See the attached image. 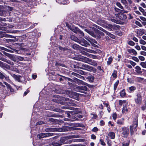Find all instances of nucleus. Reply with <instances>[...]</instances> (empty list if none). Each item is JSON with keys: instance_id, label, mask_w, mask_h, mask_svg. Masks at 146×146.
Wrapping results in <instances>:
<instances>
[{"instance_id": "22", "label": "nucleus", "mask_w": 146, "mask_h": 146, "mask_svg": "<svg viewBox=\"0 0 146 146\" xmlns=\"http://www.w3.org/2000/svg\"><path fill=\"white\" fill-rule=\"evenodd\" d=\"M11 75L16 80L19 82L20 81V76H17L15 74H11Z\"/></svg>"}, {"instance_id": "61", "label": "nucleus", "mask_w": 146, "mask_h": 146, "mask_svg": "<svg viewBox=\"0 0 146 146\" xmlns=\"http://www.w3.org/2000/svg\"><path fill=\"white\" fill-rule=\"evenodd\" d=\"M140 19L142 21H146V18L144 17H140Z\"/></svg>"}, {"instance_id": "44", "label": "nucleus", "mask_w": 146, "mask_h": 146, "mask_svg": "<svg viewBox=\"0 0 146 146\" xmlns=\"http://www.w3.org/2000/svg\"><path fill=\"white\" fill-rule=\"evenodd\" d=\"M71 38L72 39L74 40L76 42H79V40L77 39V38L76 37H75V36H72Z\"/></svg>"}, {"instance_id": "56", "label": "nucleus", "mask_w": 146, "mask_h": 146, "mask_svg": "<svg viewBox=\"0 0 146 146\" xmlns=\"http://www.w3.org/2000/svg\"><path fill=\"white\" fill-rule=\"evenodd\" d=\"M81 53L84 55H85L87 56H88L89 53H88L84 51H81Z\"/></svg>"}, {"instance_id": "26", "label": "nucleus", "mask_w": 146, "mask_h": 146, "mask_svg": "<svg viewBox=\"0 0 146 146\" xmlns=\"http://www.w3.org/2000/svg\"><path fill=\"white\" fill-rule=\"evenodd\" d=\"M127 106H125L123 107L122 110V113H123L126 114L128 111V109L127 108Z\"/></svg>"}, {"instance_id": "28", "label": "nucleus", "mask_w": 146, "mask_h": 146, "mask_svg": "<svg viewBox=\"0 0 146 146\" xmlns=\"http://www.w3.org/2000/svg\"><path fill=\"white\" fill-rule=\"evenodd\" d=\"M119 18L121 20H123L125 19H126L127 17L125 15L121 14L119 16Z\"/></svg>"}, {"instance_id": "39", "label": "nucleus", "mask_w": 146, "mask_h": 146, "mask_svg": "<svg viewBox=\"0 0 146 146\" xmlns=\"http://www.w3.org/2000/svg\"><path fill=\"white\" fill-rule=\"evenodd\" d=\"M139 43L142 45H145L146 44V42L143 40V39H141L139 41Z\"/></svg>"}, {"instance_id": "48", "label": "nucleus", "mask_w": 146, "mask_h": 146, "mask_svg": "<svg viewBox=\"0 0 146 146\" xmlns=\"http://www.w3.org/2000/svg\"><path fill=\"white\" fill-rule=\"evenodd\" d=\"M134 126L133 127L135 128H136L138 125V121L136 119H135L134 122Z\"/></svg>"}, {"instance_id": "35", "label": "nucleus", "mask_w": 146, "mask_h": 146, "mask_svg": "<svg viewBox=\"0 0 146 146\" xmlns=\"http://www.w3.org/2000/svg\"><path fill=\"white\" fill-rule=\"evenodd\" d=\"M119 81L117 80L115 83L114 84L113 88L114 91H115L117 88V87Z\"/></svg>"}, {"instance_id": "52", "label": "nucleus", "mask_w": 146, "mask_h": 146, "mask_svg": "<svg viewBox=\"0 0 146 146\" xmlns=\"http://www.w3.org/2000/svg\"><path fill=\"white\" fill-rule=\"evenodd\" d=\"M113 118L114 120H115L117 117V115L116 113H114L112 115Z\"/></svg>"}, {"instance_id": "64", "label": "nucleus", "mask_w": 146, "mask_h": 146, "mask_svg": "<svg viewBox=\"0 0 146 146\" xmlns=\"http://www.w3.org/2000/svg\"><path fill=\"white\" fill-rule=\"evenodd\" d=\"M142 49L144 51H146V47L143 45H141V46Z\"/></svg>"}, {"instance_id": "20", "label": "nucleus", "mask_w": 146, "mask_h": 146, "mask_svg": "<svg viewBox=\"0 0 146 146\" xmlns=\"http://www.w3.org/2000/svg\"><path fill=\"white\" fill-rule=\"evenodd\" d=\"M68 0H56V1L60 4H66L69 3Z\"/></svg>"}, {"instance_id": "3", "label": "nucleus", "mask_w": 146, "mask_h": 146, "mask_svg": "<svg viewBox=\"0 0 146 146\" xmlns=\"http://www.w3.org/2000/svg\"><path fill=\"white\" fill-rule=\"evenodd\" d=\"M2 52L5 56H7L11 60L14 61H16V59H17L21 61H23L24 59L21 56H15L14 55L7 53L5 51H3Z\"/></svg>"}, {"instance_id": "4", "label": "nucleus", "mask_w": 146, "mask_h": 146, "mask_svg": "<svg viewBox=\"0 0 146 146\" xmlns=\"http://www.w3.org/2000/svg\"><path fill=\"white\" fill-rule=\"evenodd\" d=\"M66 93L71 98H72L76 100H78L79 98L78 94L76 92L67 90L66 91Z\"/></svg>"}, {"instance_id": "1", "label": "nucleus", "mask_w": 146, "mask_h": 146, "mask_svg": "<svg viewBox=\"0 0 146 146\" xmlns=\"http://www.w3.org/2000/svg\"><path fill=\"white\" fill-rule=\"evenodd\" d=\"M79 58V61L88 63L92 65L96 66L98 65L96 61L86 57L80 56Z\"/></svg>"}, {"instance_id": "15", "label": "nucleus", "mask_w": 146, "mask_h": 146, "mask_svg": "<svg viewBox=\"0 0 146 146\" xmlns=\"http://www.w3.org/2000/svg\"><path fill=\"white\" fill-rule=\"evenodd\" d=\"M93 26L94 27H95L96 28H97L100 30H101L102 31L104 32L107 35L109 36L110 34V33L109 32H108L107 31H106V30L103 29L101 27H100L96 25L95 24H94V25H93Z\"/></svg>"}, {"instance_id": "23", "label": "nucleus", "mask_w": 146, "mask_h": 146, "mask_svg": "<svg viewBox=\"0 0 146 146\" xmlns=\"http://www.w3.org/2000/svg\"><path fill=\"white\" fill-rule=\"evenodd\" d=\"M3 83L6 86L7 88L10 90L11 92H14V90L11 87V86H10L9 84H8L6 82H4Z\"/></svg>"}, {"instance_id": "13", "label": "nucleus", "mask_w": 146, "mask_h": 146, "mask_svg": "<svg viewBox=\"0 0 146 146\" xmlns=\"http://www.w3.org/2000/svg\"><path fill=\"white\" fill-rule=\"evenodd\" d=\"M78 43H79L85 47H87L88 45H90L89 43L83 38L81 39V41H79Z\"/></svg>"}, {"instance_id": "14", "label": "nucleus", "mask_w": 146, "mask_h": 146, "mask_svg": "<svg viewBox=\"0 0 146 146\" xmlns=\"http://www.w3.org/2000/svg\"><path fill=\"white\" fill-rule=\"evenodd\" d=\"M66 25L73 32L75 33H78V31L79 29L78 28L75 27L74 26H72L68 24H66Z\"/></svg>"}, {"instance_id": "8", "label": "nucleus", "mask_w": 146, "mask_h": 146, "mask_svg": "<svg viewBox=\"0 0 146 146\" xmlns=\"http://www.w3.org/2000/svg\"><path fill=\"white\" fill-rule=\"evenodd\" d=\"M65 101L66 102V104L70 106H76V104L74 103V101L73 100H70L68 98H64Z\"/></svg>"}, {"instance_id": "7", "label": "nucleus", "mask_w": 146, "mask_h": 146, "mask_svg": "<svg viewBox=\"0 0 146 146\" xmlns=\"http://www.w3.org/2000/svg\"><path fill=\"white\" fill-rule=\"evenodd\" d=\"M142 96L140 93H137L136 97L134 98V100L136 104L140 105L142 103Z\"/></svg>"}, {"instance_id": "16", "label": "nucleus", "mask_w": 146, "mask_h": 146, "mask_svg": "<svg viewBox=\"0 0 146 146\" xmlns=\"http://www.w3.org/2000/svg\"><path fill=\"white\" fill-rule=\"evenodd\" d=\"M127 50L129 53H132V55L135 56H136L137 54V51L133 49H127Z\"/></svg>"}, {"instance_id": "45", "label": "nucleus", "mask_w": 146, "mask_h": 146, "mask_svg": "<svg viewBox=\"0 0 146 146\" xmlns=\"http://www.w3.org/2000/svg\"><path fill=\"white\" fill-rule=\"evenodd\" d=\"M132 59L135 62H138L139 60L138 58L135 56H133L132 57Z\"/></svg>"}, {"instance_id": "27", "label": "nucleus", "mask_w": 146, "mask_h": 146, "mask_svg": "<svg viewBox=\"0 0 146 146\" xmlns=\"http://www.w3.org/2000/svg\"><path fill=\"white\" fill-rule=\"evenodd\" d=\"M124 123V119H120L118 120L117 122V123L118 125H122Z\"/></svg>"}, {"instance_id": "33", "label": "nucleus", "mask_w": 146, "mask_h": 146, "mask_svg": "<svg viewBox=\"0 0 146 146\" xmlns=\"http://www.w3.org/2000/svg\"><path fill=\"white\" fill-rule=\"evenodd\" d=\"M88 57L94 59H96L97 58V56H96L90 54H88Z\"/></svg>"}, {"instance_id": "19", "label": "nucleus", "mask_w": 146, "mask_h": 146, "mask_svg": "<svg viewBox=\"0 0 146 146\" xmlns=\"http://www.w3.org/2000/svg\"><path fill=\"white\" fill-rule=\"evenodd\" d=\"M119 104L120 106H123V107L127 106L128 102L126 101V100H119Z\"/></svg>"}, {"instance_id": "49", "label": "nucleus", "mask_w": 146, "mask_h": 146, "mask_svg": "<svg viewBox=\"0 0 146 146\" xmlns=\"http://www.w3.org/2000/svg\"><path fill=\"white\" fill-rule=\"evenodd\" d=\"M72 48L76 50H77L79 48V46L76 44H74L72 46Z\"/></svg>"}, {"instance_id": "58", "label": "nucleus", "mask_w": 146, "mask_h": 146, "mask_svg": "<svg viewBox=\"0 0 146 146\" xmlns=\"http://www.w3.org/2000/svg\"><path fill=\"white\" fill-rule=\"evenodd\" d=\"M59 48L60 49V50H63V51L66 50H67V49L66 48H64L62 47L61 46H59Z\"/></svg>"}, {"instance_id": "32", "label": "nucleus", "mask_w": 146, "mask_h": 146, "mask_svg": "<svg viewBox=\"0 0 146 146\" xmlns=\"http://www.w3.org/2000/svg\"><path fill=\"white\" fill-rule=\"evenodd\" d=\"M7 24H6L5 23L3 22H1V23H0V28H2V27L4 28L5 27L7 28V29L8 28L7 27Z\"/></svg>"}, {"instance_id": "40", "label": "nucleus", "mask_w": 146, "mask_h": 146, "mask_svg": "<svg viewBox=\"0 0 146 146\" xmlns=\"http://www.w3.org/2000/svg\"><path fill=\"white\" fill-rule=\"evenodd\" d=\"M90 115L91 116V118L92 119H96L98 117V116L95 113H91Z\"/></svg>"}, {"instance_id": "63", "label": "nucleus", "mask_w": 146, "mask_h": 146, "mask_svg": "<svg viewBox=\"0 0 146 146\" xmlns=\"http://www.w3.org/2000/svg\"><path fill=\"white\" fill-rule=\"evenodd\" d=\"M140 5L144 8L146 7V5L144 3H142L140 4Z\"/></svg>"}, {"instance_id": "12", "label": "nucleus", "mask_w": 146, "mask_h": 146, "mask_svg": "<svg viewBox=\"0 0 146 146\" xmlns=\"http://www.w3.org/2000/svg\"><path fill=\"white\" fill-rule=\"evenodd\" d=\"M51 135V133H41L37 136L38 137L39 139L43 138L48 137Z\"/></svg>"}, {"instance_id": "54", "label": "nucleus", "mask_w": 146, "mask_h": 146, "mask_svg": "<svg viewBox=\"0 0 146 146\" xmlns=\"http://www.w3.org/2000/svg\"><path fill=\"white\" fill-rule=\"evenodd\" d=\"M138 57L139 60L141 61H143L145 59V58L142 56H140Z\"/></svg>"}, {"instance_id": "5", "label": "nucleus", "mask_w": 146, "mask_h": 146, "mask_svg": "<svg viewBox=\"0 0 146 146\" xmlns=\"http://www.w3.org/2000/svg\"><path fill=\"white\" fill-rule=\"evenodd\" d=\"M0 30H3L4 32L0 31V37H4V35L5 33H16V31L8 29L6 27H2L0 28Z\"/></svg>"}, {"instance_id": "10", "label": "nucleus", "mask_w": 146, "mask_h": 146, "mask_svg": "<svg viewBox=\"0 0 146 146\" xmlns=\"http://www.w3.org/2000/svg\"><path fill=\"white\" fill-rule=\"evenodd\" d=\"M76 90L77 92L82 93H84V91H86L87 88L85 86H76Z\"/></svg>"}, {"instance_id": "21", "label": "nucleus", "mask_w": 146, "mask_h": 146, "mask_svg": "<svg viewBox=\"0 0 146 146\" xmlns=\"http://www.w3.org/2000/svg\"><path fill=\"white\" fill-rule=\"evenodd\" d=\"M108 135L109 136L111 139H113L115 138V134L114 132H111L108 133Z\"/></svg>"}, {"instance_id": "57", "label": "nucleus", "mask_w": 146, "mask_h": 146, "mask_svg": "<svg viewBox=\"0 0 146 146\" xmlns=\"http://www.w3.org/2000/svg\"><path fill=\"white\" fill-rule=\"evenodd\" d=\"M121 2L125 5H126L127 4V1L126 0H121Z\"/></svg>"}, {"instance_id": "11", "label": "nucleus", "mask_w": 146, "mask_h": 146, "mask_svg": "<svg viewBox=\"0 0 146 146\" xmlns=\"http://www.w3.org/2000/svg\"><path fill=\"white\" fill-rule=\"evenodd\" d=\"M65 138H62L60 140V141H59L57 143L53 142L52 143V146H60L64 142Z\"/></svg>"}, {"instance_id": "47", "label": "nucleus", "mask_w": 146, "mask_h": 146, "mask_svg": "<svg viewBox=\"0 0 146 146\" xmlns=\"http://www.w3.org/2000/svg\"><path fill=\"white\" fill-rule=\"evenodd\" d=\"M129 143L128 142H124L122 143V146H129Z\"/></svg>"}, {"instance_id": "43", "label": "nucleus", "mask_w": 146, "mask_h": 146, "mask_svg": "<svg viewBox=\"0 0 146 146\" xmlns=\"http://www.w3.org/2000/svg\"><path fill=\"white\" fill-rule=\"evenodd\" d=\"M117 72L116 70H114L112 74V76L113 78H116L117 77Z\"/></svg>"}, {"instance_id": "55", "label": "nucleus", "mask_w": 146, "mask_h": 146, "mask_svg": "<svg viewBox=\"0 0 146 146\" xmlns=\"http://www.w3.org/2000/svg\"><path fill=\"white\" fill-rule=\"evenodd\" d=\"M135 24L139 27H142V25H141V23L139 22L138 21H136Z\"/></svg>"}, {"instance_id": "18", "label": "nucleus", "mask_w": 146, "mask_h": 146, "mask_svg": "<svg viewBox=\"0 0 146 146\" xmlns=\"http://www.w3.org/2000/svg\"><path fill=\"white\" fill-rule=\"evenodd\" d=\"M135 72L137 74H141L143 72L141 67L138 66H136L135 67Z\"/></svg>"}, {"instance_id": "42", "label": "nucleus", "mask_w": 146, "mask_h": 146, "mask_svg": "<svg viewBox=\"0 0 146 146\" xmlns=\"http://www.w3.org/2000/svg\"><path fill=\"white\" fill-rule=\"evenodd\" d=\"M140 64L143 68H146V61L145 62H141Z\"/></svg>"}, {"instance_id": "50", "label": "nucleus", "mask_w": 146, "mask_h": 146, "mask_svg": "<svg viewBox=\"0 0 146 146\" xmlns=\"http://www.w3.org/2000/svg\"><path fill=\"white\" fill-rule=\"evenodd\" d=\"M129 63L133 67L135 66L136 64V63L131 60L130 61Z\"/></svg>"}, {"instance_id": "36", "label": "nucleus", "mask_w": 146, "mask_h": 146, "mask_svg": "<svg viewBox=\"0 0 146 146\" xmlns=\"http://www.w3.org/2000/svg\"><path fill=\"white\" fill-rule=\"evenodd\" d=\"M116 5L119 8L122 10H123V7L121 5V3L119 2H117L116 3Z\"/></svg>"}, {"instance_id": "9", "label": "nucleus", "mask_w": 146, "mask_h": 146, "mask_svg": "<svg viewBox=\"0 0 146 146\" xmlns=\"http://www.w3.org/2000/svg\"><path fill=\"white\" fill-rule=\"evenodd\" d=\"M122 135L124 137L127 136L129 133V129L126 127H124L122 129Z\"/></svg>"}, {"instance_id": "38", "label": "nucleus", "mask_w": 146, "mask_h": 146, "mask_svg": "<svg viewBox=\"0 0 146 146\" xmlns=\"http://www.w3.org/2000/svg\"><path fill=\"white\" fill-rule=\"evenodd\" d=\"M128 44L131 46H134L135 43L133 41L131 40H129L127 42Z\"/></svg>"}, {"instance_id": "37", "label": "nucleus", "mask_w": 146, "mask_h": 146, "mask_svg": "<svg viewBox=\"0 0 146 146\" xmlns=\"http://www.w3.org/2000/svg\"><path fill=\"white\" fill-rule=\"evenodd\" d=\"M6 33H5L4 37H7V38H14V36L11 35H8L6 34Z\"/></svg>"}, {"instance_id": "30", "label": "nucleus", "mask_w": 146, "mask_h": 146, "mask_svg": "<svg viewBox=\"0 0 146 146\" xmlns=\"http://www.w3.org/2000/svg\"><path fill=\"white\" fill-rule=\"evenodd\" d=\"M143 80V78L141 77H135V81L138 82H140L142 81Z\"/></svg>"}, {"instance_id": "6", "label": "nucleus", "mask_w": 146, "mask_h": 146, "mask_svg": "<svg viewBox=\"0 0 146 146\" xmlns=\"http://www.w3.org/2000/svg\"><path fill=\"white\" fill-rule=\"evenodd\" d=\"M106 27L107 29L110 31H113L114 30H117L120 27L119 25L115 24L113 25L107 24Z\"/></svg>"}, {"instance_id": "51", "label": "nucleus", "mask_w": 146, "mask_h": 146, "mask_svg": "<svg viewBox=\"0 0 146 146\" xmlns=\"http://www.w3.org/2000/svg\"><path fill=\"white\" fill-rule=\"evenodd\" d=\"M100 144L103 145H106V144L105 143L104 141V140L102 139H100Z\"/></svg>"}, {"instance_id": "62", "label": "nucleus", "mask_w": 146, "mask_h": 146, "mask_svg": "<svg viewBox=\"0 0 146 146\" xmlns=\"http://www.w3.org/2000/svg\"><path fill=\"white\" fill-rule=\"evenodd\" d=\"M140 54L141 55H143L144 56L146 55V52L144 51H141L140 52Z\"/></svg>"}, {"instance_id": "41", "label": "nucleus", "mask_w": 146, "mask_h": 146, "mask_svg": "<svg viewBox=\"0 0 146 146\" xmlns=\"http://www.w3.org/2000/svg\"><path fill=\"white\" fill-rule=\"evenodd\" d=\"M87 52L93 54L97 53V52L96 51L90 49H88V50Z\"/></svg>"}, {"instance_id": "29", "label": "nucleus", "mask_w": 146, "mask_h": 146, "mask_svg": "<svg viewBox=\"0 0 146 146\" xmlns=\"http://www.w3.org/2000/svg\"><path fill=\"white\" fill-rule=\"evenodd\" d=\"M136 89V87L135 86H133L130 87L129 88V90L130 91L129 92H133Z\"/></svg>"}, {"instance_id": "60", "label": "nucleus", "mask_w": 146, "mask_h": 146, "mask_svg": "<svg viewBox=\"0 0 146 146\" xmlns=\"http://www.w3.org/2000/svg\"><path fill=\"white\" fill-rule=\"evenodd\" d=\"M135 48L137 50H140L141 49L140 46L139 45H136L135 47Z\"/></svg>"}, {"instance_id": "24", "label": "nucleus", "mask_w": 146, "mask_h": 146, "mask_svg": "<svg viewBox=\"0 0 146 146\" xmlns=\"http://www.w3.org/2000/svg\"><path fill=\"white\" fill-rule=\"evenodd\" d=\"M87 40L91 43L92 45L94 43L97 44V41L94 39L90 38L89 39H88Z\"/></svg>"}, {"instance_id": "17", "label": "nucleus", "mask_w": 146, "mask_h": 146, "mask_svg": "<svg viewBox=\"0 0 146 146\" xmlns=\"http://www.w3.org/2000/svg\"><path fill=\"white\" fill-rule=\"evenodd\" d=\"M0 66L8 69H9L10 68V66L9 65L1 61H0Z\"/></svg>"}, {"instance_id": "2", "label": "nucleus", "mask_w": 146, "mask_h": 146, "mask_svg": "<svg viewBox=\"0 0 146 146\" xmlns=\"http://www.w3.org/2000/svg\"><path fill=\"white\" fill-rule=\"evenodd\" d=\"M75 68H80L89 71H91L93 70L94 68L88 65L84 64L81 63H78V66H76Z\"/></svg>"}, {"instance_id": "59", "label": "nucleus", "mask_w": 146, "mask_h": 146, "mask_svg": "<svg viewBox=\"0 0 146 146\" xmlns=\"http://www.w3.org/2000/svg\"><path fill=\"white\" fill-rule=\"evenodd\" d=\"M107 143L108 145L109 146H111L112 144V142L111 140L108 141L107 142Z\"/></svg>"}, {"instance_id": "46", "label": "nucleus", "mask_w": 146, "mask_h": 146, "mask_svg": "<svg viewBox=\"0 0 146 146\" xmlns=\"http://www.w3.org/2000/svg\"><path fill=\"white\" fill-rule=\"evenodd\" d=\"M78 33L80 35L82 36H83L84 35V33L79 29L78 30Z\"/></svg>"}, {"instance_id": "31", "label": "nucleus", "mask_w": 146, "mask_h": 146, "mask_svg": "<svg viewBox=\"0 0 146 146\" xmlns=\"http://www.w3.org/2000/svg\"><path fill=\"white\" fill-rule=\"evenodd\" d=\"M113 61V59L111 57H110L108 59V60L107 61V64L108 65H110L112 63Z\"/></svg>"}, {"instance_id": "34", "label": "nucleus", "mask_w": 146, "mask_h": 146, "mask_svg": "<svg viewBox=\"0 0 146 146\" xmlns=\"http://www.w3.org/2000/svg\"><path fill=\"white\" fill-rule=\"evenodd\" d=\"M139 33L140 35H141L145 33V30L143 29H140L139 31Z\"/></svg>"}, {"instance_id": "25", "label": "nucleus", "mask_w": 146, "mask_h": 146, "mask_svg": "<svg viewBox=\"0 0 146 146\" xmlns=\"http://www.w3.org/2000/svg\"><path fill=\"white\" fill-rule=\"evenodd\" d=\"M120 96L122 97H124L126 95V93L125 92V90L123 89L122 90L120 93Z\"/></svg>"}, {"instance_id": "53", "label": "nucleus", "mask_w": 146, "mask_h": 146, "mask_svg": "<svg viewBox=\"0 0 146 146\" xmlns=\"http://www.w3.org/2000/svg\"><path fill=\"white\" fill-rule=\"evenodd\" d=\"M5 77V76L1 72H0V79L3 80Z\"/></svg>"}]
</instances>
